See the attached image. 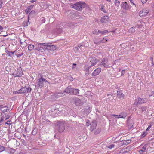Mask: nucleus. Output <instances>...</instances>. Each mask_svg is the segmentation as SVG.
<instances>
[{"label":"nucleus","mask_w":154,"mask_h":154,"mask_svg":"<svg viewBox=\"0 0 154 154\" xmlns=\"http://www.w3.org/2000/svg\"><path fill=\"white\" fill-rule=\"evenodd\" d=\"M147 133L146 132H144L142 135V137H144L147 134Z\"/></svg>","instance_id":"nucleus-40"},{"label":"nucleus","mask_w":154,"mask_h":154,"mask_svg":"<svg viewBox=\"0 0 154 154\" xmlns=\"http://www.w3.org/2000/svg\"><path fill=\"white\" fill-rule=\"evenodd\" d=\"M149 10L148 8H144L139 12V15L141 17H146L149 13Z\"/></svg>","instance_id":"nucleus-3"},{"label":"nucleus","mask_w":154,"mask_h":154,"mask_svg":"<svg viewBox=\"0 0 154 154\" xmlns=\"http://www.w3.org/2000/svg\"><path fill=\"white\" fill-rule=\"evenodd\" d=\"M132 3V4H133V5H135L136 7V5L132 1V3Z\"/></svg>","instance_id":"nucleus-55"},{"label":"nucleus","mask_w":154,"mask_h":154,"mask_svg":"<svg viewBox=\"0 0 154 154\" xmlns=\"http://www.w3.org/2000/svg\"><path fill=\"white\" fill-rule=\"evenodd\" d=\"M90 125V122L89 121H87L86 123V125L87 126H88Z\"/></svg>","instance_id":"nucleus-38"},{"label":"nucleus","mask_w":154,"mask_h":154,"mask_svg":"<svg viewBox=\"0 0 154 154\" xmlns=\"http://www.w3.org/2000/svg\"><path fill=\"white\" fill-rule=\"evenodd\" d=\"M35 50H39V51H40V49L39 48H37L35 49Z\"/></svg>","instance_id":"nucleus-53"},{"label":"nucleus","mask_w":154,"mask_h":154,"mask_svg":"<svg viewBox=\"0 0 154 154\" xmlns=\"http://www.w3.org/2000/svg\"><path fill=\"white\" fill-rule=\"evenodd\" d=\"M88 109H89V112H90L91 111V108L90 107H89Z\"/></svg>","instance_id":"nucleus-52"},{"label":"nucleus","mask_w":154,"mask_h":154,"mask_svg":"<svg viewBox=\"0 0 154 154\" xmlns=\"http://www.w3.org/2000/svg\"><path fill=\"white\" fill-rule=\"evenodd\" d=\"M146 145H145L142 147L141 149L139 150V151L140 154H142L143 152L145 151L146 149Z\"/></svg>","instance_id":"nucleus-18"},{"label":"nucleus","mask_w":154,"mask_h":154,"mask_svg":"<svg viewBox=\"0 0 154 154\" xmlns=\"http://www.w3.org/2000/svg\"><path fill=\"white\" fill-rule=\"evenodd\" d=\"M120 2V1L118 0H116L114 1V3L115 6V9L116 10H118L119 8Z\"/></svg>","instance_id":"nucleus-15"},{"label":"nucleus","mask_w":154,"mask_h":154,"mask_svg":"<svg viewBox=\"0 0 154 154\" xmlns=\"http://www.w3.org/2000/svg\"><path fill=\"white\" fill-rule=\"evenodd\" d=\"M100 6L101 8L100 9L104 13H106L107 11L105 9V6L103 5H101Z\"/></svg>","instance_id":"nucleus-25"},{"label":"nucleus","mask_w":154,"mask_h":154,"mask_svg":"<svg viewBox=\"0 0 154 154\" xmlns=\"http://www.w3.org/2000/svg\"><path fill=\"white\" fill-rule=\"evenodd\" d=\"M28 49L29 51H32L34 49V46L33 45L30 44L28 46Z\"/></svg>","instance_id":"nucleus-28"},{"label":"nucleus","mask_w":154,"mask_h":154,"mask_svg":"<svg viewBox=\"0 0 154 154\" xmlns=\"http://www.w3.org/2000/svg\"><path fill=\"white\" fill-rule=\"evenodd\" d=\"M100 132V129H97L95 132V133L97 134L98 133H99Z\"/></svg>","instance_id":"nucleus-44"},{"label":"nucleus","mask_w":154,"mask_h":154,"mask_svg":"<svg viewBox=\"0 0 154 154\" xmlns=\"http://www.w3.org/2000/svg\"><path fill=\"white\" fill-rule=\"evenodd\" d=\"M101 69L100 68H97L95 69L92 73V75L94 76L98 75L101 72Z\"/></svg>","instance_id":"nucleus-10"},{"label":"nucleus","mask_w":154,"mask_h":154,"mask_svg":"<svg viewBox=\"0 0 154 154\" xmlns=\"http://www.w3.org/2000/svg\"><path fill=\"white\" fill-rule=\"evenodd\" d=\"M89 75V69L88 70L87 73H85V75L86 76H88Z\"/></svg>","instance_id":"nucleus-51"},{"label":"nucleus","mask_w":154,"mask_h":154,"mask_svg":"<svg viewBox=\"0 0 154 154\" xmlns=\"http://www.w3.org/2000/svg\"><path fill=\"white\" fill-rule=\"evenodd\" d=\"M98 61V60L95 58H92L90 60V62L91 63V65L90 66H94L97 63Z\"/></svg>","instance_id":"nucleus-13"},{"label":"nucleus","mask_w":154,"mask_h":154,"mask_svg":"<svg viewBox=\"0 0 154 154\" xmlns=\"http://www.w3.org/2000/svg\"><path fill=\"white\" fill-rule=\"evenodd\" d=\"M76 64L75 63H73V64L72 66V69L75 68L76 67Z\"/></svg>","instance_id":"nucleus-45"},{"label":"nucleus","mask_w":154,"mask_h":154,"mask_svg":"<svg viewBox=\"0 0 154 154\" xmlns=\"http://www.w3.org/2000/svg\"><path fill=\"white\" fill-rule=\"evenodd\" d=\"M109 18L108 16H103L100 19V22L104 24L107 23L109 22Z\"/></svg>","instance_id":"nucleus-6"},{"label":"nucleus","mask_w":154,"mask_h":154,"mask_svg":"<svg viewBox=\"0 0 154 154\" xmlns=\"http://www.w3.org/2000/svg\"><path fill=\"white\" fill-rule=\"evenodd\" d=\"M114 146V145L113 144H111L109 146H108V148L109 149H112L113 148Z\"/></svg>","instance_id":"nucleus-37"},{"label":"nucleus","mask_w":154,"mask_h":154,"mask_svg":"<svg viewBox=\"0 0 154 154\" xmlns=\"http://www.w3.org/2000/svg\"><path fill=\"white\" fill-rule=\"evenodd\" d=\"M92 33L98 35V31H97L96 30H95L92 31Z\"/></svg>","instance_id":"nucleus-35"},{"label":"nucleus","mask_w":154,"mask_h":154,"mask_svg":"<svg viewBox=\"0 0 154 154\" xmlns=\"http://www.w3.org/2000/svg\"><path fill=\"white\" fill-rule=\"evenodd\" d=\"M27 91L26 87L25 86L24 87L21 88L20 90L16 91L17 94L24 93L26 92Z\"/></svg>","instance_id":"nucleus-14"},{"label":"nucleus","mask_w":154,"mask_h":154,"mask_svg":"<svg viewBox=\"0 0 154 154\" xmlns=\"http://www.w3.org/2000/svg\"><path fill=\"white\" fill-rule=\"evenodd\" d=\"M5 124H7L8 125V123H7V122L5 123Z\"/></svg>","instance_id":"nucleus-62"},{"label":"nucleus","mask_w":154,"mask_h":154,"mask_svg":"<svg viewBox=\"0 0 154 154\" xmlns=\"http://www.w3.org/2000/svg\"><path fill=\"white\" fill-rule=\"evenodd\" d=\"M2 105H0V108H1V107H2Z\"/></svg>","instance_id":"nucleus-61"},{"label":"nucleus","mask_w":154,"mask_h":154,"mask_svg":"<svg viewBox=\"0 0 154 154\" xmlns=\"http://www.w3.org/2000/svg\"><path fill=\"white\" fill-rule=\"evenodd\" d=\"M3 5V2H2L1 0L0 1V9L2 8Z\"/></svg>","instance_id":"nucleus-47"},{"label":"nucleus","mask_w":154,"mask_h":154,"mask_svg":"<svg viewBox=\"0 0 154 154\" xmlns=\"http://www.w3.org/2000/svg\"><path fill=\"white\" fill-rule=\"evenodd\" d=\"M15 51H6V53L8 55L11 57H12V55L14 54Z\"/></svg>","instance_id":"nucleus-24"},{"label":"nucleus","mask_w":154,"mask_h":154,"mask_svg":"<svg viewBox=\"0 0 154 154\" xmlns=\"http://www.w3.org/2000/svg\"><path fill=\"white\" fill-rule=\"evenodd\" d=\"M46 44H48V43H38V44L41 45H44L45 46V45Z\"/></svg>","instance_id":"nucleus-48"},{"label":"nucleus","mask_w":154,"mask_h":154,"mask_svg":"<svg viewBox=\"0 0 154 154\" xmlns=\"http://www.w3.org/2000/svg\"><path fill=\"white\" fill-rule=\"evenodd\" d=\"M73 88H72L67 87L65 90L64 92L72 94V91L73 90Z\"/></svg>","instance_id":"nucleus-16"},{"label":"nucleus","mask_w":154,"mask_h":154,"mask_svg":"<svg viewBox=\"0 0 154 154\" xmlns=\"http://www.w3.org/2000/svg\"><path fill=\"white\" fill-rule=\"evenodd\" d=\"M106 1H108L109 2H111V0H106Z\"/></svg>","instance_id":"nucleus-60"},{"label":"nucleus","mask_w":154,"mask_h":154,"mask_svg":"<svg viewBox=\"0 0 154 154\" xmlns=\"http://www.w3.org/2000/svg\"><path fill=\"white\" fill-rule=\"evenodd\" d=\"M34 130H35V129H34V130H33V131H32V134L34 133Z\"/></svg>","instance_id":"nucleus-63"},{"label":"nucleus","mask_w":154,"mask_h":154,"mask_svg":"<svg viewBox=\"0 0 154 154\" xmlns=\"http://www.w3.org/2000/svg\"><path fill=\"white\" fill-rule=\"evenodd\" d=\"M23 53H21V54H17L16 55V56L17 57H21V56H22L23 55Z\"/></svg>","instance_id":"nucleus-42"},{"label":"nucleus","mask_w":154,"mask_h":154,"mask_svg":"<svg viewBox=\"0 0 154 154\" xmlns=\"http://www.w3.org/2000/svg\"><path fill=\"white\" fill-rule=\"evenodd\" d=\"M10 109V108L7 106L3 107H1V110L3 112H6L8 111Z\"/></svg>","instance_id":"nucleus-20"},{"label":"nucleus","mask_w":154,"mask_h":154,"mask_svg":"<svg viewBox=\"0 0 154 154\" xmlns=\"http://www.w3.org/2000/svg\"><path fill=\"white\" fill-rule=\"evenodd\" d=\"M146 101V99L141 98L139 97H137L135 100L134 105H138L139 104L144 103Z\"/></svg>","instance_id":"nucleus-4"},{"label":"nucleus","mask_w":154,"mask_h":154,"mask_svg":"<svg viewBox=\"0 0 154 154\" xmlns=\"http://www.w3.org/2000/svg\"><path fill=\"white\" fill-rule=\"evenodd\" d=\"M131 142V141L129 140H124L123 142H122L120 143L121 146L123 144L127 145L130 143Z\"/></svg>","instance_id":"nucleus-21"},{"label":"nucleus","mask_w":154,"mask_h":154,"mask_svg":"<svg viewBox=\"0 0 154 154\" xmlns=\"http://www.w3.org/2000/svg\"><path fill=\"white\" fill-rule=\"evenodd\" d=\"M132 3V4H133V5H135L136 7V5L132 1V3Z\"/></svg>","instance_id":"nucleus-54"},{"label":"nucleus","mask_w":154,"mask_h":154,"mask_svg":"<svg viewBox=\"0 0 154 154\" xmlns=\"http://www.w3.org/2000/svg\"><path fill=\"white\" fill-rule=\"evenodd\" d=\"M135 32V29L134 27H132L130 28L128 30L129 32L134 33Z\"/></svg>","instance_id":"nucleus-27"},{"label":"nucleus","mask_w":154,"mask_h":154,"mask_svg":"<svg viewBox=\"0 0 154 154\" xmlns=\"http://www.w3.org/2000/svg\"><path fill=\"white\" fill-rule=\"evenodd\" d=\"M127 115L125 112H121L120 114L119 115V117H117V118H124L126 117Z\"/></svg>","instance_id":"nucleus-19"},{"label":"nucleus","mask_w":154,"mask_h":154,"mask_svg":"<svg viewBox=\"0 0 154 154\" xmlns=\"http://www.w3.org/2000/svg\"><path fill=\"white\" fill-rule=\"evenodd\" d=\"M5 149V148L4 146L0 145V152L4 151Z\"/></svg>","instance_id":"nucleus-32"},{"label":"nucleus","mask_w":154,"mask_h":154,"mask_svg":"<svg viewBox=\"0 0 154 154\" xmlns=\"http://www.w3.org/2000/svg\"><path fill=\"white\" fill-rule=\"evenodd\" d=\"M117 96L119 98H121L122 97L123 98L124 97V95L122 93H121L120 94H117Z\"/></svg>","instance_id":"nucleus-30"},{"label":"nucleus","mask_w":154,"mask_h":154,"mask_svg":"<svg viewBox=\"0 0 154 154\" xmlns=\"http://www.w3.org/2000/svg\"><path fill=\"white\" fill-rule=\"evenodd\" d=\"M9 118V116H8L6 118V120L8 119Z\"/></svg>","instance_id":"nucleus-58"},{"label":"nucleus","mask_w":154,"mask_h":154,"mask_svg":"<svg viewBox=\"0 0 154 154\" xmlns=\"http://www.w3.org/2000/svg\"><path fill=\"white\" fill-rule=\"evenodd\" d=\"M42 19L41 20V21H42L41 23H43L45 22V19L44 18H42Z\"/></svg>","instance_id":"nucleus-43"},{"label":"nucleus","mask_w":154,"mask_h":154,"mask_svg":"<svg viewBox=\"0 0 154 154\" xmlns=\"http://www.w3.org/2000/svg\"><path fill=\"white\" fill-rule=\"evenodd\" d=\"M8 125H10L11 124V120H8L7 121Z\"/></svg>","instance_id":"nucleus-39"},{"label":"nucleus","mask_w":154,"mask_h":154,"mask_svg":"<svg viewBox=\"0 0 154 154\" xmlns=\"http://www.w3.org/2000/svg\"><path fill=\"white\" fill-rule=\"evenodd\" d=\"M27 92L28 93H29L31 92V88L29 87H28L27 88L26 87Z\"/></svg>","instance_id":"nucleus-34"},{"label":"nucleus","mask_w":154,"mask_h":154,"mask_svg":"<svg viewBox=\"0 0 154 154\" xmlns=\"http://www.w3.org/2000/svg\"><path fill=\"white\" fill-rule=\"evenodd\" d=\"M147 1H148V0H141V1L142 2L143 4H144V3H146Z\"/></svg>","instance_id":"nucleus-46"},{"label":"nucleus","mask_w":154,"mask_h":154,"mask_svg":"<svg viewBox=\"0 0 154 154\" xmlns=\"http://www.w3.org/2000/svg\"><path fill=\"white\" fill-rule=\"evenodd\" d=\"M35 2V1H34V0H31V3H33V2Z\"/></svg>","instance_id":"nucleus-56"},{"label":"nucleus","mask_w":154,"mask_h":154,"mask_svg":"<svg viewBox=\"0 0 154 154\" xmlns=\"http://www.w3.org/2000/svg\"><path fill=\"white\" fill-rule=\"evenodd\" d=\"M22 73H17L16 74V76L18 77H20L22 75Z\"/></svg>","instance_id":"nucleus-41"},{"label":"nucleus","mask_w":154,"mask_h":154,"mask_svg":"<svg viewBox=\"0 0 154 154\" xmlns=\"http://www.w3.org/2000/svg\"><path fill=\"white\" fill-rule=\"evenodd\" d=\"M74 103L77 106H81L82 103L80 100L78 98H75L74 99Z\"/></svg>","instance_id":"nucleus-12"},{"label":"nucleus","mask_w":154,"mask_h":154,"mask_svg":"<svg viewBox=\"0 0 154 154\" xmlns=\"http://www.w3.org/2000/svg\"><path fill=\"white\" fill-rule=\"evenodd\" d=\"M112 115L114 116L116 118H117V117H119V115L113 114Z\"/></svg>","instance_id":"nucleus-50"},{"label":"nucleus","mask_w":154,"mask_h":154,"mask_svg":"<svg viewBox=\"0 0 154 154\" xmlns=\"http://www.w3.org/2000/svg\"><path fill=\"white\" fill-rule=\"evenodd\" d=\"M125 69H124V70H122L121 71V75H122L123 76L124 75V74L125 73Z\"/></svg>","instance_id":"nucleus-36"},{"label":"nucleus","mask_w":154,"mask_h":154,"mask_svg":"<svg viewBox=\"0 0 154 154\" xmlns=\"http://www.w3.org/2000/svg\"><path fill=\"white\" fill-rule=\"evenodd\" d=\"M121 6L124 10H130V7L126 2H122L121 4Z\"/></svg>","instance_id":"nucleus-8"},{"label":"nucleus","mask_w":154,"mask_h":154,"mask_svg":"<svg viewBox=\"0 0 154 154\" xmlns=\"http://www.w3.org/2000/svg\"><path fill=\"white\" fill-rule=\"evenodd\" d=\"M97 126V124L96 122H93L91 124V131H93L96 128Z\"/></svg>","instance_id":"nucleus-17"},{"label":"nucleus","mask_w":154,"mask_h":154,"mask_svg":"<svg viewBox=\"0 0 154 154\" xmlns=\"http://www.w3.org/2000/svg\"><path fill=\"white\" fill-rule=\"evenodd\" d=\"M79 93V90L78 89H73L72 91V94L76 95Z\"/></svg>","instance_id":"nucleus-23"},{"label":"nucleus","mask_w":154,"mask_h":154,"mask_svg":"<svg viewBox=\"0 0 154 154\" xmlns=\"http://www.w3.org/2000/svg\"><path fill=\"white\" fill-rule=\"evenodd\" d=\"M38 82L37 84V86L39 88H41L43 87L44 84L43 83V77H41L38 79Z\"/></svg>","instance_id":"nucleus-9"},{"label":"nucleus","mask_w":154,"mask_h":154,"mask_svg":"<svg viewBox=\"0 0 154 154\" xmlns=\"http://www.w3.org/2000/svg\"><path fill=\"white\" fill-rule=\"evenodd\" d=\"M43 82H48V83H49V82H48L47 80H46V79H45L44 78H43Z\"/></svg>","instance_id":"nucleus-49"},{"label":"nucleus","mask_w":154,"mask_h":154,"mask_svg":"<svg viewBox=\"0 0 154 154\" xmlns=\"http://www.w3.org/2000/svg\"><path fill=\"white\" fill-rule=\"evenodd\" d=\"M152 65H154V63H153V61H152Z\"/></svg>","instance_id":"nucleus-64"},{"label":"nucleus","mask_w":154,"mask_h":154,"mask_svg":"<svg viewBox=\"0 0 154 154\" xmlns=\"http://www.w3.org/2000/svg\"><path fill=\"white\" fill-rule=\"evenodd\" d=\"M130 149L131 147L129 146H128L126 148H125L124 149H121L119 153H125L128 152L130 150Z\"/></svg>","instance_id":"nucleus-11"},{"label":"nucleus","mask_w":154,"mask_h":154,"mask_svg":"<svg viewBox=\"0 0 154 154\" xmlns=\"http://www.w3.org/2000/svg\"><path fill=\"white\" fill-rule=\"evenodd\" d=\"M153 125V123L152 122H150L149 124V125H148V127L146 129V131H148L149 129L151 128L152 125Z\"/></svg>","instance_id":"nucleus-31"},{"label":"nucleus","mask_w":154,"mask_h":154,"mask_svg":"<svg viewBox=\"0 0 154 154\" xmlns=\"http://www.w3.org/2000/svg\"><path fill=\"white\" fill-rule=\"evenodd\" d=\"M108 41V39H106L103 38V39L100 40L99 42H96L95 41H94V43L96 44H98L100 43H103L105 42V41Z\"/></svg>","instance_id":"nucleus-26"},{"label":"nucleus","mask_w":154,"mask_h":154,"mask_svg":"<svg viewBox=\"0 0 154 154\" xmlns=\"http://www.w3.org/2000/svg\"><path fill=\"white\" fill-rule=\"evenodd\" d=\"M35 11L34 10H32L29 14V15H35Z\"/></svg>","instance_id":"nucleus-33"},{"label":"nucleus","mask_w":154,"mask_h":154,"mask_svg":"<svg viewBox=\"0 0 154 154\" xmlns=\"http://www.w3.org/2000/svg\"><path fill=\"white\" fill-rule=\"evenodd\" d=\"M20 44L21 45H22V44L23 42H21V40H20Z\"/></svg>","instance_id":"nucleus-57"},{"label":"nucleus","mask_w":154,"mask_h":154,"mask_svg":"<svg viewBox=\"0 0 154 154\" xmlns=\"http://www.w3.org/2000/svg\"><path fill=\"white\" fill-rule=\"evenodd\" d=\"M34 5H32L29 6L25 10V12L27 13L28 14L30 12V10L33 8Z\"/></svg>","instance_id":"nucleus-22"},{"label":"nucleus","mask_w":154,"mask_h":154,"mask_svg":"<svg viewBox=\"0 0 154 154\" xmlns=\"http://www.w3.org/2000/svg\"><path fill=\"white\" fill-rule=\"evenodd\" d=\"M88 6L83 2L79 1L74 4H70V7L78 11H81L83 8L88 7Z\"/></svg>","instance_id":"nucleus-1"},{"label":"nucleus","mask_w":154,"mask_h":154,"mask_svg":"<svg viewBox=\"0 0 154 154\" xmlns=\"http://www.w3.org/2000/svg\"><path fill=\"white\" fill-rule=\"evenodd\" d=\"M51 43H48L45 45V46L46 47L45 48L48 50L51 51H54L57 48L56 46L51 45Z\"/></svg>","instance_id":"nucleus-7"},{"label":"nucleus","mask_w":154,"mask_h":154,"mask_svg":"<svg viewBox=\"0 0 154 154\" xmlns=\"http://www.w3.org/2000/svg\"><path fill=\"white\" fill-rule=\"evenodd\" d=\"M66 125V123L64 121L58 122H57V126L58 131L60 133L63 132L65 129Z\"/></svg>","instance_id":"nucleus-2"},{"label":"nucleus","mask_w":154,"mask_h":154,"mask_svg":"<svg viewBox=\"0 0 154 154\" xmlns=\"http://www.w3.org/2000/svg\"><path fill=\"white\" fill-rule=\"evenodd\" d=\"M101 66H103L104 67L109 68V64L108 62V60L107 59H103L100 64Z\"/></svg>","instance_id":"nucleus-5"},{"label":"nucleus","mask_w":154,"mask_h":154,"mask_svg":"<svg viewBox=\"0 0 154 154\" xmlns=\"http://www.w3.org/2000/svg\"><path fill=\"white\" fill-rule=\"evenodd\" d=\"M108 32V31L107 30H103V31H101L100 30H98V35L99 34V33H101L102 34H103L105 33H107Z\"/></svg>","instance_id":"nucleus-29"},{"label":"nucleus","mask_w":154,"mask_h":154,"mask_svg":"<svg viewBox=\"0 0 154 154\" xmlns=\"http://www.w3.org/2000/svg\"><path fill=\"white\" fill-rule=\"evenodd\" d=\"M2 35L4 37H6V36L7 35V34L6 35Z\"/></svg>","instance_id":"nucleus-59"}]
</instances>
